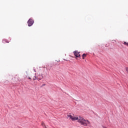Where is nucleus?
<instances>
[{"label":"nucleus","mask_w":128,"mask_h":128,"mask_svg":"<svg viewBox=\"0 0 128 128\" xmlns=\"http://www.w3.org/2000/svg\"><path fill=\"white\" fill-rule=\"evenodd\" d=\"M37 79L38 80H42V74H38V75H37Z\"/></svg>","instance_id":"4"},{"label":"nucleus","mask_w":128,"mask_h":128,"mask_svg":"<svg viewBox=\"0 0 128 128\" xmlns=\"http://www.w3.org/2000/svg\"><path fill=\"white\" fill-rule=\"evenodd\" d=\"M28 80H32V78H30V77H28Z\"/></svg>","instance_id":"10"},{"label":"nucleus","mask_w":128,"mask_h":128,"mask_svg":"<svg viewBox=\"0 0 128 128\" xmlns=\"http://www.w3.org/2000/svg\"><path fill=\"white\" fill-rule=\"evenodd\" d=\"M68 118H69L72 120H78L79 124H81L82 126H88L90 122L88 120L84 119L83 117L80 116H74L72 115H68Z\"/></svg>","instance_id":"1"},{"label":"nucleus","mask_w":128,"mask_h":128,"mask_svg":"<svg viewBox=\"0 0 128 128\" xmlns=\"http://www.w3.org/2000/svg\"><path fill=\"white\" fill-rule=\"evenodd\" d=\"M34 21L32 19H30L28 22V26H32L34 24Z\"/></svg>","instance_id":"2"},{"label":"nucleus","mask_w":128,"mask_h":128,"mask_svg":"<svg viewBox=\"0 0 128 128\" xmlns=\"http://www.w3.org/2000/svg\"><path fill=\"white\" fill-rule=\"evenodd\" d=\"M38 80V77L36 76H34V78H33V80Z\"/></svg>","instance_id":"8"},{"label":"nucleus","mask_w":128,"mask_h":128,"mask_svg":"<svg viewBox=\"0 0 128 128\" xmlns=\"http://www.w3.org/2000/svg\"><path fill=\"white\" fill-rule=\"evenodd\" d=\"M2 42L4 44L5 42H6L7 44H8V42H8V40H6V39H4L3 40H2Z\"/></svg>","instance_id":"6"},{"label":"nucleus","mask_w":128,"mask_h":128,"mask_svg":"<svg viewBox=\"0 0 128 128\" xmlns=\"http://www.w3.org/2000/svg\"><path fill=\"white\" fill-rule=\"evenodd\" d=\"M126 72H127L128 74V68H126Z\"/></svg>","instance_id":"9"},{"label":"nucleus","mask_w":128,"mask_h":128,"mask_svg":"<svg viewBox=\"0 0 128 128\" xmlns=\"http://www.w3.org/2000/svg\"><path fill=\"white\" fill-rule=\"evenodd\" d=\"M41 125L44 128H46V124H44V122H42L41 123Z\"/></svg>","instance_id":"5"},{"label":"nucleus","mask_w":128,"mask_h":128,"mask_svg":"<svg viewBox=\"0 0 128 128\" xmlns=\"http://www.w3.org/2000/svg\"><path fill=\"white\" fill-rule=\"evenodd\" d=\"M86 54H84L82 55V57L83 60H84V58H86Z\"/></svg>","instance_id":"7"},{"label":"nucleus","mask_w":128,"mask_h":128,"mask_svg":"<svg viewBox=\"0 0 128 128\" xmlns=\"http://www.w3.org/2000/svg\"><path fill=\"white\" fill-rule=\"evenodd\" d=\"M80 52L76 50L74 52V56H75L76 58H80Z\"/></svg>","instance_id":"3"}]
</instances>
